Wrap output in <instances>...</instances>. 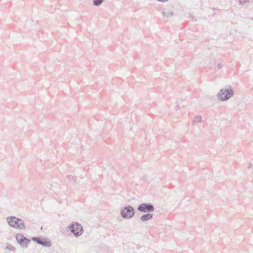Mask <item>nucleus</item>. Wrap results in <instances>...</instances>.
I'll list each match as a JSON object with an SVG mask.
<instances>
[{"mask_svg":"<svg viewBox=\"0 0 253 253\" xmlns=\"http://www.w3.org/2000/svg\"><path fill=\"white\" fill-rule=\"evenodd\" d=\"M9 226L16 229L25 230L26 226L23 220L15 216H10L6 218Z\"/></svg>","mask_w":253,"mask_h":253,"instance_id":"1","label":"nucleus"},{"mask_svg":"<svg viewBox=\"0 0 253 253\" xmlns=\"http://www.w3.org/2000/svg\"><path fill=\"white\" fill-rule=\"evenodd\" d=\"M233 94L234 91L231 86L228 85L219 90L217 97L221 101H226L231 98Z\"/></svg>","mask_w":253,"mask_h":253,"instance_id":"2","label":"nucleus"},{"mask_svg":"<svg viewBox=\"0 0 253 253\" xmlns=\"http://www.w3.org/2000/svg\"><path fill=\"white\" fill-rule=\"evenodd\" d=\"M67 229L76 237L81 236L84 231L82 226L77 222H73L67 227Z\"/></svg>","mask_w":253,"mask_h":253,"instance_id":"3","label":"nucleus"},{"mask_svg":"<svg viewBox=\"0 0 253 253\" xmlns=\"http://www.w3.org/2000/svg\"><path fill=\"white\" fill-rule=\"evenodd\" d=\"M120 213L124 219H130L134 216L135 211L132 206L128 205L123 208L121 210Z\"/></svg>","mask_w":253,"mask_h":253,"instance_id":"4","label":"nucleus"},{"mask_svg":"<svg viewBox=\"0 0 253 253\" xmlns=\"http://www.w3.org/2000/svg\"><path fill=\"white\" fill-rule=\"evenodd\" d=\"M137 210L142 212H151L154 211L155 208L151 203H142L138 206Z\"/></svg>","mask_w":253,"mask_h":253,"instance_id":"5","label":"nucleus"},{"mask_svg":"<svg viewBox=\"0 0 253 253\" xmlns=\"http://www.w3.org/2000/svg\"><path fill=\"white\" fill-rule=\"evenodd\" d=\"M15 239L22 248H27L28 244L30 243V240L24 237V236L21 233L17 234L15 236Z\"/></svg>","mask_w":253,"mask_h":253,"instance_id":"6","label":"nucleus"},{"mask_svg":"<svg viewBox=\"0 0 253 253\" xmlns=\"http://www.w3.org/2000/svg\"><path fill=\"white\" fill-rule=\"evenodd\" d=\"M32 240L36 242L38 244L42 245L45 247H49L51 246V243L45 239L41 237H33Z\"/></svg>","mask_w":253,"mask_h":253,"instance_id":"7","label":"nucleus"},{"mask_svg":"<svg viewBox=\"0 0 253 253\" xmlns=\"http://www.w3.org/2000/svg\"><path fill=\"white\" fill-rule=\"evenodd\" d=\"M146 214L142 215L140 217V220L142 222H146L152 219L153 217V215L149 212H146Z\"/></svg>","mask_w":253,"mask_h":253,"instance_id":"8","label":"nucleus"},{"mask_svg":"<svg viewBox=\"0 0 253 253\" xmlns=\"http://www.w3.org/2000/svg\"><path fill=\"white\" fill-rule=\"evenodd\" d=\"M202 121V116L200 115L196 116L193 121V124L194 125H195L197 124L198 123H200Z\"/></svg>","mask_w":253,"mask_h":253,"instance_id":"9","label":"nucleus"},{"mask_svg":"<svg viewBox=\"0 0 253 253\" xmlns=\"http://www.w3.org/2000/svg\"><path fill=\"white\" fill-rule=\"evenodd\" d=\"M104 1V0H93V4L95 6H98L100 5Z\"/></svg>","mask_w":253,"mask_h":253,"instance_id":"10","label":"nucleus"},{"mask_svg":"<svg viewBox=\"0 0 253 253\" xmlns=\"http://www.w3.org/2000/svg\"><path fill=\"white\" fill-rule=\"evenodd\" d=\"M163 15L166 18H169L173 15V13L171 12H163Z\"/></svg>","mask_w":253,"mask_h":253,"instance_id":"11","label":"nucleus"},{"mask_svg":"<svg viewBox=\"0 0 253 253\" xmlns=\"http://www.w3.org/2000/svg\"><path fill=\"white\" fill-rule=\"evenodd\" d=\"M5 249L13 252L16 250V248L14 247L9 244L7 245Z\"/></svg>","mask_w":253,"mask_h":253,"instance_id":"12","label":"nucleus"},{"mask_svg":"<svg viewBox=\"0 0 253 253\" xmlns=\"http://www.w3.org/2000/svg\"><path fill=\"white\" fill-rule=\"evenodd\" d=\"M68 178L69 179V180H74V181H75V183H77L76 182V177L74 176H72V175H68Z\"/></svg>","mask_w":253,"mask_h":253,"instance_id":"13","label":"nucleus"},{"mask_svg":"<svg viewBox=\"0 0 253 253\" xmlns=\"http://www.w3.org/2000/svg\"><path fill=\"white\" fill-rule=\"evenodd\" d=\"M248 1H249V0H239V2L240 4H244Z\"/></svg>","mask_w":253,"mask_h":253,"instance_id":"14","label":"nucleus"},{"mask_svg":"<svg viewBox=\"0 0 253 253\" xmlns=\"http://www.w3.org/2000/svg\"><path fill=\"white\" fill-rule=\"evenodd\" d=\"M223 67V65L221 63H219L217 65V68L218 70H220L222 67Z\"/></svg>","mask_w":253,"mask_h":253,"instance_id":"15","label":"nucleus"},{"mask_svg":"<svg viewBox=\"0 0 253 253\" xmlns=\"http://www.w3.org/2000/svg\"><path fill=\"white\" fill-rule=\"evenodd\" d=\"M252 165L251 164H250L248 167V168H252Z\"/></svg>","mask_w":253,"mask_h":253,"instance_id":"16","label":"nucleus"}]
</instances>
